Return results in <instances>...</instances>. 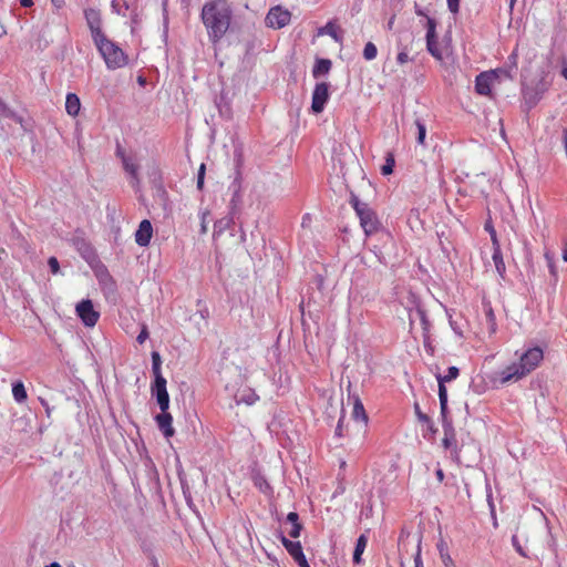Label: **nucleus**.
Returning <instances> with one entry per match:
<instances>
[{
    "label": "nucleus",
    "instance_id": "nucleus-1",
    "mask_svg": "<svg viewBox=\"0 0 567 567\" xmlns=\"http://www.w3.org/2000/svg\"><path fill=\"white\" fill-rule=\"evenodd\" d=\"M200 18L209 40L217 44L230 27L233 9L226 0L208 1L202 8Z\"/></svg>",
    "mask_w": 567,
    "mask_h": 567
},
{
    "label": "nucleus",
    "instance_id": "nucleus-2",
    "mask_svg": "<svg viewBox=\"0 0 567 567\" xmlns=\"http://www.w3.org/2000/svg\"><path fill=\"white\" fill-rule=\"evenodd\" d=\"M350 204L355 210V214L360 219V225L365 235L369 236L378 231V229L381 227V223L377 216V213L369 206V204L361 202L353 192H350Z\"/></svg>",
    "mask_w": 567,
    "mask_h": 567
},
{
    "label": "nucleus",
    "instance_id": "nucleus-3",
    "mask_svg": "<svg viewBox=\"0 0 567 567\" xmlns=\"http://www.w3.org/2000/svg\"><path fill=\"white\" fill-rule=\"evenodd\" d=\"M99 52L103 56L109 69L115 70L127 64V56L123 50L106 35L94 42Z\"/></svg>",
    "mask_w": 567,
    "mask_h": 567
},
{
    "label": "nucleus",
    "instance_id": "nucleus-4",
    "mask_svg": "<svg viewBox=\"0 0 567 567\" xmlns=\"http://www.w3.org/2000/svg\"><path fill=\"white\" fill-rule=\"evenodd\" d=\"M444 430V437L442 440L443 446L449 450L451 449V456L452 458L461 464V452L463 449L462 446H457L456 440H455V431L452 424V421H445L443 424Z\"/></svg>",
    "mask_w": 567,
    "mask_h": 567
},
{
    "label": "nucleus",
    "instance_id": "nucleus-5",
    "mask_svg": "<svg viewBox=\"0 0 567 567\" xmlns=\"http://www.w3.org/2000/svg\"><path fill=\"white\" fill-rule=\"evenodd\" d=\"M75 312L86 327H94L100 318V313L94 310L90 299L81 300L75 307Z\"/></svg>",
    "mask_w": 567,
    "mask_h": 567
},
{
    "label": "nucleus",
    "instance_id": "nucleus-6",
    "mask_svg": "<svg viewBox=\"0 0 567 567\" xmlns=\"http://www.w3.org/2000/svg\"><path fill=\"white\" fill-rule=\"evenodd\" d=\"M290 18L291 13L288 10L277 6L269 10L265 21L267 27L281 29L290 22Z\"/></svg>",
    "mask_w": 567,
    "mask_h": 567
},
{
    "label": "nucleus",
    "instance_id": "nucleus-7",
    "mask_svg": "<svg viewBox=\"0 0 567 567\" xmlns=\"http://www.w3.org/2000/svg\"><path fill=\"white\" fill-rule=\"evenodd\" d=\"M546 90L547 84L544 80H539L535 86L523 85V97L528 110L533 109L539 102Z\"/></svg>",
    "mask_w": 567,
    "mask_h": 567
},
{
    "label": "nucleus",
    "instance_id": "nucleus-8",
    "mask_svg": "<svg viewBox=\"0 0 567 567\" xmlns=\"http://www.w3.org/2000/svg\"><path fill=\"white\" fill-rule=\"evenodd\" d=\"M329 100V84L326 82L317 83L312 92L311 110L313 113H321Z\"/></svg>",
    "mask_w": 567,
    "mask_h": 567
},
{
    "label": "nucleus",
    "instance_id": "nucleus-9",
    "mask_svg": "<svg viewBox=\"0 0 567 567\" xmlns=\"http://www.w3.org/2000/svg\"><path fill=\"white\" fill-rule=\"evenodd\" d=\"M152 395L156 398L157 404L162 412H165L169 408V395L166 389V379L157 378L151 388Z\"/></svg>",
    "mask_w": 567,
    "mask_h": 567
},
{
    "label": "nucleus",
    "instance_id": "nucleus-10",
    "mask_svg": "<svg viewBox=\"0 0 567 567\" xmlns=\"http://www.w3.org/2000/svg\"><path fill=\"white\" fill-rule=\"evenodd\" d=\"M74 245L81 257L92 267L99 266L100 259L94 247L84 238H76Z\"/></svg>",
    "mask_w": 567,
    "mask_h": 567
},
{
    "label": "nucleus",
    "instance_id": "nucleus-11",
    "mask_svg": "<svg viewBox=\"0 0 567 567\" xmlns=\"http://www.w3.org/2000/svg\"><path fill=\"white\" fill-rule=\"evenodd\" d=\"M543 358V350L538 347H535L528 349L525 353L522 354L519 364L526 371V373H529L539 364Z\"/></svg>",
    "mask_w": 567,
    "mask_h": 567
},
{
    "label": "nucleus",
    "instance_id": "nucleus-12",
    "mask_svg": "<svg viewBox=\"0 0 567 567\" xmlns=\"http://www.w3.org/2000/svg\"><path fill=\"white\" fill-rule=\"evenodd\" d=\"M426 48L427 51L436 59H441V51L439 49L436 37V21L433 18H427L426 22Z\"/></svg>",
    "mask_w": 567,
    "mask_h": 567
},
{
    "label": "nucleus",
    "instance_id": "nucleus-13",
    "mask_svg": "<svg viewBox=\"0 0 567 567\" xmlns=\"http://www.w3.org/2000/svg\"><path fill=\"white\" fill-rule=\"evenodd\" d=\"M84 16L87 22V25L91 30V34L93 41H97L103 38L105 34L101 30V16L100 12L95 9L89 8L84 11Z\"/></svg>",
    "mask_w": 567,
    "mask_h": 567
},
{
    "label": "nucleus",
    "instance_id": "nucleus-14",
    "mask_svg": "<svg viewBox=\"0 0 567 567\" xmlns=\"http://www.w3.org/2000/svg\"><path fill=\"white\" fill-rule=\"evenodd\" d=\"M497 71L480 73L475 79V91L481 95H489L493 82L496 80Z\"/></svg>",
    "mask_w": 567,
    "mask_h": 567
},
{
    "label": "nucleus",
    "instance_id": "nucleus-15",
    "mask_svg": "<svg viewBox=\"0 0 567 567\" xmlns=\"http://www.w3.org/2000/svg\"><path fill=\"white\" fill-rule=\"evenodd\" d=\"M153 235V226L148 219H143L135 233V241L141 247H146Z\"/></svg>",
    "mask_w": 567,
    "mask_h": 567
},
{
    "label": "nucleus",
    "instance_id": "nucleus-16",
    "mask_svg": "<svg viewBox=\"0 0 567 567\" xmlns=\"http://www.w3.org/2000/svg\"><path fill=\"white\" fill-rule=\"evenodd\" d=\"M155 421L165 437H172L175 434V430L172 426L173 417L167 410L165 412L161 411V413L155 416Z\"/></svg>",
    "mask_w": 567,
    "mask_h": 567
},
{
    "label": "nucleus",
    "instance_id": "nucleus-17",
    "mask_svg": "<svg viewBox=\"0 0 567 567\" xmlns=\"http://www.w3.org/2000/svg\"><path fill=\"white\" fill-rule=\"evenodd\" d=\"M526 374V371L522 368L519 362L513 363L501 372V382L506 383L512 380L517 381Z\"/></svg>",
    "mask_w": 567,
    "mask_h": 567
},
{
    "label": "nucleus",
    "instance_id": "nucleus-18",
    "mask_svg": "<svg viewBox=\"0 0 567 567\" xmlns=\"http://www.w3.org/2000/svg\"><path fill=\"white\" fill-rule=\"evenodd\" d=\"M412 40H413L412 32L405 31V32L401 33L399 42H398V49H399V53L396 56L398 63L404 64L410 60L409 54H408V51H409L408 44L403 43V41H412Z\"/></svg>",
    "mask_w": 567,
    "mask_h": 567
},
{
    "label": "nucleus",
    "instance_id": "nucleus-19",
    "mask_svg": "<svg viewBox=\"0 0 567 567\" xmlns=\"http://www.w3.org/2000/svg\"><path fill=\"white\" fill-rule=\"evenodd\" d=\"M279 539L293 560L305 555L300 542L290 540L282 533L279 535Z\"/></svg>",
    "mask_w": 567,
    "mask_h": 567
},
{
    "label": "nucleus",
    "instance_id": "nucleus-20",
    "mask_svg": "<svg viewBox=\"0 0 567 567\" xmlns=\"http://www.w3.org/2000/svg\"><path fill=\"white\" fill-rule=\"evenodd\" d=\"M286 523L291 525L288 535L291 538H298L303 528L302 524L299 520V515L296 512H290L286 517Z\"/></svg>",
    "mask_w": 567,
    "mask_h": 567
},
{
    "label": "nucleus",
    "instance_id": "nucleus-21",
    "mask_svg": "<svg viewBox=\"0 0 567 567\" xmlns=\"http://www.w3.org/2000/svg\"><path fill=\"white\" fill-rule=\"evenodd\" d=\"M81 102L75 93H69L65 100V110L69 115L75 116L79 114Z\"/></svg>",
    "mask_w": 567,
    "mask_h": 567
},
{
    "label": "nucleus",
    "instance_id": "nucleus-22",
    "mask_svg": "<svg viewBox=\"0 0 567 567\" xmlns=\"http://www.w3.org/2000/svg\"><path fill=\"white\" fill-rule=\"evenodd\" d=\"M331 61L329 59H317L315 66L312 69L313 78H319L321 75H326L331 70Z\"/></svg>",
    "mask_w": 567,
    "mask_h": 567
},
{
    "label": "nucleus",
    "instance_id": "nucleus-23",
    "mask_svg": "<svg viewBox=\"0 0 567 567\" xmlns=\"http://www.w3.org/2000/svg\"><path fill=\"white\" fill-rule=\"evenodd\" d=\"M353 411H352V417L355 421H363L364 423L368 422V415L365 413L364 406L358 395H353Z\"/></svg>",
    "mask_w": 567,
    "mask_h": 567
},
{
    "label": "nucleus",
    "instance_id": "nucleus-24",
    "mask_svg": "<svg viewBox=\"0 0 567 567\" xmlns=\"http://www.w3.org/2000/svg\"><path fill=\"white\" fill-rule=\"evenodd\" d=\"M368 538L365 535H360L357 539L354 551H353V563L360 564L362 561V554L367 547Z\"/></svg>",
    "mask_w": 567,
    "mask_h": 567
},
{
    "label": "nucleus",
    "instance_id": "nucleus-25",
    "mask_svg": "<svg viewBox=\"0 0 567 567\" xmlns=\"http://www.w3.org/2000/svg\"><path fill=\"white\" fill-rule=\"evenodd\" d=\"M12 395L18 403L27 401L28 394L22 381H14L12 383Z\"/></svg>",
    "mask_w": 567,
    "mask_h": 567
},
{
    "label": "nucleus",
    "instance_id": "nucleus-26",
    "mask_svg": "<svg viewBox=\"0 0 567 567\" xmlns=\"http://www.w3.org/2000/svg\"><path fill=\"white\" fill-rule=\"evenodd\" d=\"M493 261L495 264L496 271L501 277H504L506 271L505 262L503 260V255L501 251V247H495L493 249Z\"/></svg>",
    "mask_w": 567,
    "mask_h": 567
},
{
    "label": "nucleus",
    "instance_id": "nucleus-27",
    "mask_svg": "<svg viewBox=\"0 0 567 567\" xmlns=\"http://www.w3.org/2000/svg\"><path fill=\"white\" fill-rule=\"evenodd\" d=\"M162 359L157 351L152 352V372L154 374V379L164 378L161 371Z\"/></svg>",
    "mask_w": 567,
    "mask_h": 567
},
{
    "label": "nucleus",
    "instance_id": "nucleus-28",
    "mask_svg": "<svg viewBox=\"0 0 567 567\" xmlns=\"http://www.w3.org/2000/svg\"><path fill=\"white\" fill-rule=\"evenodd\" d=\"M554 47H556V42H554ZM549 61H550L551 64H554V63H557V64L561 63L563 64L561 75L567 80L566 59L563 55H557L555 48H553V50L550 52Z\"/></svg>",
    "mask_w": 567,
    "mask_h": 567
},
{
    "label": "nucleus",
    "instance_id": "nucleus-29",
    "mask_svg": "<svg viewBox=\"0 0 567 567\" xmlns=\"http://www.w3.org/2000/svg\"><path fill=\"white\" fill-rule=\"evenodd\" d=\"M28 426V421L24 417H17L11 421L10 431L21 433L25 432Z\"/></svg>",
    "mask_w": 567,
    "mask_h": 567
},
{
    "label": "nucleus",
    "instance_id": "nucleus-30",
    "mask_svg": "<svg viewBox=\"0 0 567 567\" xmlns=\"http://www.w3.org/2000/svg\"><path fill=\"white\" fill-rule=\"evenodd\" d=\"M460 374V370L456 367H450L447 369V373L445 375H442L440 373L436 374V380H442L443 382H450L452 380H455Z\"/></svg>",
    "mask_w": 567,
    "mask_h": 567
},
{
    "label": "nucleus",
    "instance_id": "nucleus-31",
    "mask_svg": "<svg viewBox=\"0 0 567 567\" xmlns=\"http://www.w3.org/2000/svg\"><path fill=\"white\" fill-rule=\"evenodd\" d=\"M378 49L372 42H368L363 49V58L368 61L373 60L377 56Z\"/></svg>",
    "mask_w": 567,
    "mask_h": 567
},
{
    "label": "nucleus",
    "instance_id": "nucleus-32",
    "mask_svg": "<svg viewBox=\"0 0 567 567\" xmlns=\"http://www.w3.org/2000/svg\"><path fill=\"white\" fill-rule=\"evenodd\" d=\"M240 203V196H239V186H237L235 189H234V195L230 199V205H229V208H230V215H235L236 214V210L238 208V205Z\"/></svg>",
    "mask_w": 567,
    "mask_h": 567
},
{
    "label": "nucleus",
    "instance_id": "nucleus-33",
    "mask_svg": "<svg viewBox=\"0 0 567 567\" xmlns=\"http://www.w3.org/2000/svg\"><path fill=\"white\" fill-rule=\"evenodd\" d=\"M394 167V157L392 154H388L385 158V164L381 167V173L383 175H390L393 172Z\"/></svg>",
    "mask_w": 567,
    "mask_h": 567
},
{
    "label": "nucleus",
    "instance_id": "nucleus-34",
    "mask_svg": "<svg viewBox=\"0 0 567 567\" xmlns=\"http://www.w3.org/2000/svg\"><path fill=\"white\" fill-rule=\"evenodd\" d=\"M415 126L417 128L416 141H417L419 144L423 145L424 144V140H425V135H426V127H425V125L420 120L415 121Z\"/></svg>",
    "mask_w": 567,
    "mask_h": 567
},
{
    "label": "nucleus",
    "instance_id": "nucleus-35",
    "mask_svg": "<svg viewBox=\"0 0 567 567\" xmlns=\"http://www.w3.org/2000/svg\"><path fill=\"white\" fill-rule=\"evenodd\" d=\"M486 321L488 323L489 331L494 333L496 331V322L493 309L491 307L486 310Z\"/></svg>",
    "mask_w": 567,
    "mask_h": 567
},
{
    "label": "nucleus",
    "instance_id": "nucleus-36",
    "mask_svg": "<svg viewBox=\"0 0 567 567\" xmlns=\"http://www.w3.org/2000/svg\"><path fill=\"white\" fill-rule=\"evenodd\" d=\"M416 542H417V546H416V553L414 555V567H423V561L421 558V537H417Z\"/></svg>",
    "mask_w": 567,
    "mask_h": 567
},
{
    "label": "nucleus",
    "instance_id": "nucleus-37",
    "mask_svg": "<svg viewBox=\"0 0 567 567\" xmlns=\"http://www.w3.org/2000/svg\"><path fill=\"white\" fill-rule=\"evenodd\" d=\"M485 229L491 235V239H492V244H493V249L495 247H501L499 246V243H498V239H497V235H496V231L494 229V227L491 225V224H486L485 225Z\"/></svg>",
    "mask_w": 567,
    "mask_h": 567
},
{
    "label": "nucleus",
    "instance_id": "nucleus-38",
    "mask_svg": "<svg viewBox=\"0 0 567 567\" xmlns=\"http://www.w3.org/2000/svg\"><path fill=\"white\" fill-rule=\"evenodd\" d=\"M414 410H415V414H416V416H417L420 422H422V423H430L431 422V419L429 417V415H426L425 413H423L421 411L419 403H414Z\"/></svg>",
    "mask_w": 567,
    "mask_h": 567
},
{
    "label": "nucleus",
    "instance_id": "nucleus-39",
    "mask_svg": "<svg viewBox=\"0 0 567 567\" xmlns=\"http://www.w3.org/2000/svg\"><path fill=\"white\" fill-rule=\"evenodd\" d=\"M545 259L547 261V266H548V269L550 271V274L556 277L557 276V270H556V266L554 264V258L553 256L547 251L545 252Z\"/></svg>",
    "mask_w": 567,
    "mask_h": 567
},
{
    "label": "nucleus",
    "instance_id": "nucleus-40",
    "mask_svg": "<svg viewBox=\"0 0 567 567\" xmlns=\"http://www.w3.org/2000/svg\"><path fill=\"white\" fill-rule=\"evenodd\" d=\"M48 265L50 267V270L53 275H56L60 272V264L59 260L55 257H50L48 260Z\"/></svg>",
    "mask_w": 567,
    "mask_h": 567
},
{
    "label": "nucleus",
    "instance_id": "nucleus-41",
    "mask_svg": "<svg viewBox=\"0 0 567 567\" xmlns=\"http://www.w3.org/2000/svg\"><path fill=\"white\" fill-rule=\"evenodd\" d=\"M123 164H124L125 171L128 172L133 177H136L137 166L135 164L131 163L126 158H124Z\"/></svg>",
    "mask_w": 567,
    "mask_h": 567
},
{
    "label": "nucleus",
    "instance_id": "nucleus-42",
    "mask_svg": "<svg viewBox=\"0 0 567 567\" xmlns=\"http://www.w3.org/2000/svg\"><path fill=\"white\" fill-rule=\"evenodd\" d=\"M439 382V399L440 401H447V390L445 386V382L442 380H437Z\"/></svg>",
    "mask_w": 567,
    "mask_h": 567
},
{
    "label": "nucleus",
    "instance_id": "nucleus-43",
    "mask_svg": "<svg viewBox=\"0 0 567 567\" xmlns=\"http://www.w3.org/2000/svg\"><path fill=\"white\" fill-rule=\"evenodd\" d=\"M497 76L496 79L498 78H503V79H508V80H512L513 79V68H509V69H497Z\"/></svg>",
    "mask_w": 567,
    "mask_h": 567
},
{
    "label": "nucleus",
    "instance_id": "nucleus-44",
    "mask_svg": "<svg viewBox=\"0 0 567 567\" xmlns=\"http://www.w3.org/2000/svg\"><path fill=\"white\" fill-rule=\"evenodd\" d=\"M148 338V329L145 324L142 326V329L136 338V341L142 344Z\"/></svg>",
    "mask_w": 567,
    "mask_h": 567
},
{
    "label": "nucleus",
    "instance_id": "nucleus-45",
    "mask_svg": "<svg viewBox=\"0 0 567 567\" xmlns=\"http://www.w3.org/2000/svg\"><path fill=\"white\" fill-rule=\"evenodd\" d=\"M233 223H234V216L231 215L230 218L221 219L218 223H216L215 227L218 228L219 231H221L224 228L229 227L230 224H233Z\"/></svg>",
    "mask_w": 567,
    "mask_h": 567
},
{
    "label": "nucleus",
    "instance_id": "nucleus-46",
    "mask_svg": "<svg viewBox=\"0 0 567 567\" xmlns=\"http://www.w3.org/2000/svg\"><path fill=\"white\" fill-rule=\"evenodd\" d=\"M324 31L326 33H328L330 37H332L334 40H339L338 38V34H337V29L336 27L332 24V23H328L326 27H324Z\"/></svg>",
    "mask_w": 567,
    "mask_h": 567
},
{
    "label": "nucleus",
    "instance_id": "nucleus-47",
    "mask_svg": "<svg viewBox=\"0 0 567 567\" xmlns=\"http://www.w3.org/2000/svg\"><path fill=\"white\" fill-rule=\"evenodd\" d=\"M447 7L452 13H457L460 10V0H447Z\"/></svg>",
    "mask_w": 567,
    "mask_h": 567
},
{
    "label": "nucleus",
    "instance_id": "nucleus-48",
    "mask_svg": "<svg viewBox=\"0 0 567 567\" xmlns=\"http://www.w3.org/2000/svg\"><path fill=\"white\" fill-rule=\"evenodd\" d=\"M440 408H441V415H442V419H443V423L445 421H450L447 419V401H440Z\"/></svg>",
    "mask_w": 567,
    "mask_h": 567
},
{
    "label": "nucleus",
    "instance_id": "nucleus-49",
    "mask_svg": "<svg viewBox=\"0 0 567 567\" xmlns=\"http://www.w3.org/2000/svg\"><path fill=\"white\" fill-rule=\"evenodd\" d=\"M341 413L342 415L340 416L339 421H338V425L336 427V431H334V434L337 436H342V427H343V420H344V415H343V409L341 410Z\"/></svg>",
    "mask_w": 567,
    "mask_h": 567
},
{
    "label": "nucleus",
    "instance_id": "nucleus-50",
    "mask_svg": "<svg viewBox=\"0 0 567 567\" xmlns=\"http://www.w3.org/2000/svg\"><path fill=\"white\" fill-rule=\"evenodd\" d=\"M258 399V396L256 395V393H250L249 395L247 396H241L239 399L240 402H245L247 404H252L255 403V401Z\"/></svg>",
    "mask_w": 567,
    "mask_h": 567
},
{
    "label": "nucleus",
    "instance_id": "nucleus-51",
    "mask_svg": "<svg viewBox=\"0 0 567 567\" xmlns=\"http://www.w3.org/2000/svg\"><path fill=\"white\" fill-rule=\"evenodd\" d=\"M181 484H182L184 496H185L187 503H189L190 502L189 487L183 478H181Z\"/></svg>",
    "mask_w": 567,
    "mask_h": 567
},
{
    "label": "nucleus",
    "instance_id": "nucleus-52",
    "mask_svg": "<svg viewBox=\"0 0 567 567\" xmlns=\"http://www.w3.org/2000/svg\"><path fill=\"white\" fill-rule=\"evenodd\" d=\"M512 544L522 556H526L516 535L512 537Z\"/></svg>",
    "mask_w": 567,
    "mask_h": 567
},
{
    "label": "nucleus",
    "instance_id": "nucleus-53",
    "mask_svg": "<svg viewBox=\"0 0 567 567\" xmlns=\"http://www.w3.org/2000/svg\"><path fill=\"white\" fill-rule=\"evenodd\" d=\"M488 505H489V508H491V515H492V518H493V524H494L495 527H497V520H496L494 503L492 501L491 495H488Z\"/></svg>",
    "mask_w": 567,
    "mask_h": 567
},
{
    "label": "nucleus",
    "instance_id": "nucleus-54",
    "mask_svg": "<svg viewBox=\"0 0 567 567\" xmlns=\"http://www.w3.org/2000/svg\"><path fill=\"white\" fill-rule=\"evenodd\" d=\"M442 561L445 567H455L454 563L449 554H442Z\"/></svg>",
    "mask_w": 567,
    "mask_h": 567
},
{
    "label": "nucleus",
    "instance_id": "nucleus-55",
    "mask_svg": "<svg viewBox=\"0 0 567 567\" xmlns=\"http://www.w3.org/2000/svg\"><path fill=\"white\" fill-rule=\"evenodd\" d=\"M417 313H419V316H420V319H421V321H422V324H423L424 330H426V329H427L429 321H427V318H426L425 312H424L423 310H421V309H417Z\"/></svg>",
    "mask_w": 567,
    "mask_h": 567
},
{
    "label": "nucleus",
    "instance_id": "nucleus-56",
    "mask_svg": "<svg viewBox=\"0 0 567 567\" xmlns=\"http://www.w3.org/2000/svg\"><path fill=\"white\" fill-rule=\"evenodd\" d=\"M299 567H310L305 555L295 560Z\"/></svg>",
    "mask_w": 567,
    "mask_h": 567
},
{
    "label": "nucleus",
    "instance_id": "nucleus-57",
    "mask_svg": "<svg viewBox=\"0 0 567 567\" xmlns=\"http://www.w3.org/2000/svg\"><path fill=\"white\" fill-rule=\"evenodd\" d=\"M101 268H102V271L101 274L100 272H96V276L100 278V280L102 281V276L106 277L107 279L111 280V277L106 270V268L104 266L101 265Z\"/></svg>",
    "mask_w": 567,
    "mask_h": 567
},
{
    "label": "nucleus",
    "instance_id": "nucleus-58",
    "mask_svg": "<svg viewBox=\"0 0 567 567\" xmlns=\"http://www.w3.org/2000/svg\"><path fill=\"white\" fill-rule=\"evenodd\" d=\"M415 13L420 17H425L426 19L430 18L425 11L417 4H415Z\"/></svg>",
    "mask_w": 567,
    "mask_h": 567
},
{
    "label": "nucleus",
    "instance_id": "nucleus-59",
    "mask_svg": "<svg viewBox=\"0 0 567 567\" xmlns=\"http://www.w3.org/2000/svg\"><path fill=\"white\" fill-rule=\"evenodd\" d=\"M516 59H517V54L515 52H513L509 56H508V60L509 62L512 63V66L511 68H516Z\"/></svg>",
    "mask_w": 567,
    "mask_h": 567
},
{
    "label": "nucleus",
    "instance_id": "nucleus-60",
    "mask_svg": "<svg viewBox=\"0 0 567 567\" xmlns=\"http://www.w3.org/2000/svg\"><path fill=\"white\" fill-rule=\"evenodd\" d=\"M435 475H436L439 482L442 483L443 480H444V472H443V470L442 468H437L436 472H435Z\"/></svg>",
    "mask_w": 567,
    "mask_h": 567
},
{
    "label": "nucleus",
    "instance_id": "nucleus-61",
    "mask_svg": "<svg viewBox=\"0 0 567 567\" xmlns=\"http://www.w3.org/2000/svg\"><path fill=\"white\" fill-rule=\"evenodd\" d=\"M197 177H200L202 179H205V164H202L199 169H198V173H197Z\"/></svg>",
    "mask_w": 567,
    "mask_h": 567
},
{
    "label": "nucleus",
    "instance_id": "nucleus-62",
    "mask_svg": "<svg viewBox=\"0 0 567 567\" xmlns=\"http://www.w3.org/2000/svg\"><path fill=\"white\" fill-rule=\"evenodd\" d=\"M22 7L29 8L33 4L32 0H20Z\"/></svg>",
    "mask_w": 567,
    "mask_h": 567
},
{
    "label": "nucleus",
    "instance_id": "nucleus-63",
    "mask_svg": "<svg viewBox=\"0 0 567 567\" xmlns=\"http://www.w3.org/2000/svg\"><path fill=\"white\" fill-rule=\"evenodd\" d=\"M51 2L56 8H61L64 4V0H51Z\"/></svg>",
    "mask_w": 567,
    "mask_h": 567
},
{
    "label": "nucleus",
    "instance_id": "nucleus-64",
    "mask_svg": "<svg viewBox=\"0 0 567 567\" xmlns=\"http://www.w3.org/2000/svg\"><path fill=\"white\" fill-rule=\"evenodd\" d=\"M8 111L7 105L0 100V114H6Z\"/></svg>",
    "mask_w": 567,
    "mask_h": 567
}]
</instances>
